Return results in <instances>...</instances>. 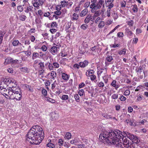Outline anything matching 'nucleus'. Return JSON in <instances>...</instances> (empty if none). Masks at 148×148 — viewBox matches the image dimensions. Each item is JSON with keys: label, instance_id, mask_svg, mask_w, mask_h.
<instances>
[{"label": "nucleus", "instance_id": "1", "mask_svg": "<svg viewBox=\"0 0 148 148\" xmlns=\"http://www.w3.org/2000/svg\"><path fill=\"white\" fill-rule=\"evenodd\" d=\"M123 136L121 132L118 130L109 132L105 131L100 134L99 138L101 141L106 145L113 143L119 148H123V145L125 148H134L133 143H129L127 138Z\"/></svg>", "mask_w": 148, "mask_h": 148}, {"label": "nucleus", "instance_id": "2", "mask_svg": "<svg viewBox=\"0 0 148 148\" xmlns=\"http://www.w3.org/2000/svg\"><path fill=\"white\" fill-rule=\"evenodd\" d=\"M44 132L42 128L38 125L33 126L26 135V139L32 144L38 145L44 138Z\"/></svg>", "mask_w": 148, "mask_h": 148}, {"label": "nucleus", "instance_id": "3", "mask_svg": "<svg viewBox=\"0 0 148 148\" xmlns=\"http://www.w3.org/2000/svg\"><path fill=\"white\" fill-rule=\"evenodd\" d=\"M1 80L3 84H4L7 86L10 85V87H11L12 89L15 88L14 90H16V88L14 87V86L13 84H15L14 83L15 82L14 79L10 78H3L1 79Z\"/></svg>", "mask_w": 148, "mask_h": 148}, {"label": "nucleus", "instance_id": "4", "mask_svg": "<svg viewBox=\"0 0 148 148\" xmlns=\"http://www.w3.org/2000/svg\"><path fill=\"white\" fill-rule=\"evenodd\" d=\"M104 0H99L98 1L95 5L94 7L92 8L91 10V12L93 13L95 12V10L100 9L102 7L104 8Z\"/></svg>", "mask_w": 148, "mask_h": 148}, {"label": "nucleus", "instance_id": "5", "mask_svg": "<svg viewBox=\"0 0 148 148\" xmlns=\"http://www.w3.org/2000/svg\"><path fill=\"white\" fill-rule=\"evenodd\" d=\"M32 4L34 7L35 10L38 9L40 6H42L44 3L43 0H32Z\"/></svg>", "mask_w": 148, "mask_h": 148}, {"label": "nucleus", "instance_id": "6", "mask_svg": "<svg viewBox=\"0 0 148 148\" xmlns=\"http://www.w3.org/2000/svg\"><path fill=\"white\" fill-rule=\"evenodd\" d=\"M88 47V43L83 41L81 47H79V50L80 53L84 54L85 53H87L88 51L87 50Z\"/></svg>", "mask_w": 148, "mask_h": 148}, {"label": "nucleus", "instance_id": "7", "mask_svg": "<svg viewBox=\"0 0 148 148\" xmlns=\"http://www.w3.org/2000/svg\"><path fill=\"white\" fill-rule=\"evenodd\" d=\"M14 90L15 88L12 89L11 87H9V89H8L5 88H4L2 86H0V92H19V91Z\"/></svg>", "mask_w": 148, "mask_h": 148}, {"label": "nucleus", "instance_id": "8", "mask_svg": "<svg viewBox=\"0 0 148 148\" xmlns=\"http://www.w3.org/2000/svg\"><path fill=\"white\" fill-rule=\"evenodd\" d=\"M58 45L56 46H53L51 47L49 49L50 53L53 55L55 56L57 54L59 51V48L57 47Z\"/></svg>", "mask_w": 148, "mask_h": 148}, {"label": "nucleus", "instance_id": "9", "mask_svg": "<svg viewBox=\"0 0 148 148\" xmlns=\"http://www.w3.org/2000/svg\"><path fill=\"white\" fill-rule=\"evenodd\" d=\"M61 77L62 79L65 82H67L69 79L70 75L65 73L61 72Z\"/></svg>", "mask_w": 148, "mask_h": 148}, {"label": "nucleus", "instance_id": "10", "mask_svg": "<svg viewBox=\"0 0 148 148\" xmlns=\"http://www.w3.org/2000/svg\"><path fill=\"white\" fill-rule=\"evenodd\" d=\"M114 0H105V4L106 6L108 7V8L110 9L113 7L114 5L113 2Z\"/></svg>", "mask_w": 148, "mask_h": 148}, {"label": "nucleus", "instance_id": "11", "mask_svg": "<svg viewBox=\"0 0 148 148\" xmlns=\"http://www.w3.org/2000/svg\"><path fill=\"white\" fill-rule=\"evenodd\" d=\"M59 115L58 112L56 111H55L52 113L51 119L53 120H55L58 119Z\"/></svg>", "mask_w": 148, "mask_h": 148}, {"label": "nucleus", "instance_id": "12", "mask_svg": "<svg viewBox=\"0 0 148 148\" xmlns=\"http://www.w3.org/2000/svg\"><path fill=\"white\" fill-rule=\"evenodd\" d=\"M34 6L32 5H29L28 6H27L26 8H25L24 12L26 13H29L30 12H34Z\"/></svg>", "mask_w": 148, "mask_h": 148}, {"label": "nucleus", "instance_id": "13", "mask_svg": "<svg viewBox=\"0 0 148 148\" xmlns=\"http://www.w3.org/2000/svg\"><path fill=\"white\" fill-rule=\"evenodd\" d=\"M125 31L126 35L128 36H129L130 38L132 37L133 33L128 28H126L125 29Z\"/></svg>", "mask_w": 148, "mask_h": 148}, {"label": "nucleus", "instance_id": "14", "mask_svg": "<svg viewBox=\"0 0 148 148\" xmlns=\"http://www.w3.org/2000/svg\"><path fill=\"white\" fill-rule=\"evenodd\" d=\"M96 10H95V12H94L95 13L93 16H92V20L93 21V22L94 21L95 19L97 17H99V16L100 15L99 11H96Z\"/></svg>", "mask_w": 148, "mask_h": 148}, {"label": "nucleus", "instance_id": "15", "mask_svg": "<svg viewBox=\"0 0 148 148\" xmlns=\"http://www.w3.org/2000/svg\"><path fill=\"white\" fill-rule=\"evenodd\" d=\"M92 16L90 14L88 15L84 20L85 23L87 24L90 21L93 22V21L92 20Z\"/></svg>", "mask_w": 148, "mask_h": 148}, {"label": "nucleus", "instance_id": "16", "mask_svg": "<svg viewBox=\"0 0 148 148\" xmlns=\"http://www.w3.org/2000/svg\"><path fill=\"white\" fill-rule=\"evenodd\" d=\"M116 81L115 80H113L111 84V85L114 87L115 89L117 90L119 88V85L116 83Z\"/></svg>", "mask_w": 148, "mask_h": 148}, {"label": "nucleus", "instance_id": "17", "mask_svg": "<svg viewBox=\"0 0 148 148\" xmlns=\"http://www.w3.org/2000/svg\"><path fill=\"white\" fill-rule=\"evenodd\" d=\"M88 62L87 60H84V62H80L79 63V66L81 67L84 68L87 66Z\"/></svg>", "mask_w": 148, "mask_h": 148}, {"label": "nucleus", "instance_id": "18", "mask_svg": "<svg viewBox=\"0 0 148 148\" xmlns=\"http://www.w3.org/2000/svg\"><path fill=\"white\" fill-rule=\"evenodd\" d=\"M39 53L40 54V57L41 58H42V59H45V58L46 60L48 59V57H47L46 55V52L45 53L41 51L39 52Z\"/></svg>", "mask_w": 148, "mask_h": 148}, {"label": "nucleus", "instance_id": "19", "mask_svg": "<svg viewBox=\"0 0 148 148\" xmlns=\"http://www.w3.org/2000/svg\"><path fill=\"white\" fill-rule=\"evenodd\" d=\"M102 115L107 119H112L113 118L112 116L106 113H102ZM113 118L116 119L115 117H113Z\"/></svg>", "mask_w": 148, "mask_h": 148}, {"label": "nucleus", "instance_id": "20", "mask_svg": "<svg viewBox=\"0 0 148 148\" xmlns=\"http://www.w3.org/2000/svg\"><path fill=\"white\" fill-rule=\"evenodd\" d=\"M88 12V10L87 9H84L80 13V16L81 17H83L85 16Z\"/></svg>", "mask_w": 148, "mask_h": 148}, {"label": "nucleus", "instance_id": "21", "mask_svg": "<svg viewBox=\"0 0 148 148\" xmlns=\"http://www.w3.org/2000/svg\"><path fill=\"white\" fill-rule=\"evenodd\" d=\"M57 76L56 72L54 71H52L50 73V79L54 80Z\"/></svg>", "mask_w": 148, "mask_h": 148}, {"label": "nucleus", "instance_id": "22", "mask_svg": "<svg viewBox=\"0 0 148 148\" xmlns=\"http://www.w3.org/2000/svg\"><path fill=\"white\" fill-rule=\"evenodd\" d=\"M21 93H14V94H15V99L17 100H20L22 96Z\"/></svg>", "mask_w": 148, "mask_h": 148}, {"label": "nucleus", "instance_id": "23", "mask_svg": "<svg viewBox=\"0 0 148 148\" xmlns=\"http://www.w3.org/2000/svg\"><path fill=\"white\" fill-rule=\"evenodd\" d=\"M86 71L88 72V73H87V72H86V75L87 76H89L90 75H92L94 74L95 73V71H94L93 70L89 69L87 70Z\"/></svg>", "mask_w": 148, "mask_h": 148}, {"label": "nucleus", "instance_id": "24", "mask_svg": "<svg viewBox=\"0 0 148 148\" xmlns=\"http://www.w3.org/2000/svg\"><path fill=\"white\" fill-rule=\"evenodd\" d=\"M20 70L21 72H23L25 73H28L29 70L28 68L26 67H21L20 68Z\"/></svg>", "mask_w": 148, "mask_h": 148}, {"label": "nucleus", "instance_id": "25", "mask_svg": "<svg viewBox=\"0 0 148 148\" xmlns=\"http://www.w3.org/2000/svg\"><path fill=\"white\" fill-rule=\"evenodd\" d=\"M12 59L11 58H8L5 60L4 64H9L12 63Z\"/></svg>", "mask_w": 148, "mask_h": 148}, {"label": "nucleus", "instance_id": "26", "mask_svg": "<svg viewBox=\"0 0 148 148\" xmlns=\"http://www.w3.org/2000/svg\"><path fill=\"white\" fill-rule=\"evenodd\" d=\"M132 9L134 13H136L138 11V8L137 5L136 4L132 5Z\"/></svg>", "mask_w": 148, "mask_h": 148}, {"label": "nucleus", "instance_id": "27", "mask_svg": "<svg viewBox=\"0 0 148 148\" xmlns=\"http://www.w3.org/2000/svg\"><path fill=\"white\" fill-rule=\"evenodd\" d=\"M105 70V72L106 73L107 71V68H104L101 69L100 70L98 71V77L100 76V75L103 72V71Z\"/></svg>", "mask_w": 148, "mask_h": 148}, {"label": "nucleus", "instance_id": "28", "mask_svg": "<svg viewBox=\"0 0 148 148\" xmlns=\"http://www.w3.org/2000/svg\"><path fill=\"white\" fill-rule=\"evenodd\" d=\"M91 1V4L90 6V8L92 9V8L94 7L95 5L97 3V0H90Z\"/></svg>", "mask_w": 148, "mask_h": 148}, {"label": "nucleus", "instance_id": "29", "mask_svg": "<svg viewBox=\"0 0 148 148\" xmlns=\"http://www.w3.org/2000/svg\"><path fill=\"white\" fill-rule=\"evenodd\" d=\"M39 53L37 52H34L33 53L32 56V59L34 60L35 59L39 57Z\"/></svg>", "mask_w": 148, "mask_h": 148}, {"label": "nucleus", "instance_id": "30", "mask_svg": "<svg viewBox=\"0 0 148 148\" xmlns=\"http://www.w3.org/2000/svg\"><path fill=\"white\" fill-rule=\"evenodd\" d=\"M105 23L104 21H101L98 25V27L99 28H102L105 25Z\"/></svg>", "mask_w": 148, "mask_h": 148}, {"label": "nucleus", "instance_id": "31", "mask_svg": "<svg viewBox=\"0 0 148 148\" xmlns=\"http://www.w3.org/2000/svg\"><path fill=\"white\" fill-rule=\"evenodd\" d=\"M78 14L76 13H74L73 15V17L71 18V20L72 21H76L78 19Z\"/></svg>", "mask_w": 148, "mask_h": 148}, {"label": "nucleus", "instance_id": "32", "mask_svg": "<svg viewBox=\"0 0 148 148\" xmlns=\"http://www.w3.org/2000/svg\"><path fill=\"white\" fill-rule=\"evenodd\" d=\"M109 77V75L107 74L105 75L104 76L102 77V78L105 83H107Z\"/></svg>", "mask_w": 148, "mask_h": 148}, {"label": "nucleus", "instance_id": "33", "mask_svg": "<svg viewBox=\"0 0 148 148\" xmlns=\"http://www.w3.org/2000/svg\"><path fill=\"white\" fill-rule=\"evenodd\" d=\"M67 3V1L65 0L62 1L60 2V5L62 7H65L66 6Z\"/></svg>", "mask_w": 148, "mask_h": 148}, {"label": "nucleus", "instance_id": "34", "mask_svg": "<svg viewBox=\"0 0 148 148\" xmlns=\"http://www.w3.org/2000/svg\"><path fill=\"white\" fill-rule=\"evenodd\" d=\"M27 18L26 16L23 14H21L19 16V19L22 21H24Z\"/></svg>", "mask_w": 148, "mask_h": 148}, {"label": "nucleus", "instance_id": "35", "mask_svg": "<svg viewBox=\"0 0 148 148\" xmlns=\"http://www.w3.org/2000/svg\"><path fill=\"white\" fill-rule=\"evenodd\" d=\"M24 86L29 91L33 92V88L31 86L25 84Z\"/></svg>", "mask_w": 148, "mask_h": 148}, {"label": "nucleus", "instance_id": "36", "mask_svg": "<svg viewBox=\"0 0 148 148\" xmlns=\"http://www.w3.org/2000/svg\"><path fill=\"white\" fill-rule=\"evenodd\" d=\"M47 146L48 147H51L52 148H55V146L54 144L51 143V140H50L49 143L47 144Z\"/></svg>", "mask_w": 148, "mask_h": 148}, {"label": "nucleus", "instance_id": "37", "mask_svg": "<svg viewBox=\"0 0 148 148\" xmlns=\"http://www.w3.org/2000/svg\"><path fill=\"white\" fill-rule=\"evenodd\" d=\"M71 134L69 132H67L66 133L65 136L64 137V138L68 140H69L71 138Z\"/></svg>", "mask_w": 148, "mask_h": 148}, {"label": "nucleus", "instance_id": "38", "mask_svg": "<svg viewBox=\"0 0 148 148\" xmlns=\"http://www.w3.org/2000/svg\"><path fill=\"white\" fill-rule=\"evenodd\" d=\"M12 45L14 46H16L18 45L19 44L20 45H21V43H20L18 40H14L12 42Z\"/></svg>", "mask_w": 148, "mask_h": 148}, {"label": "nucleus", "instance_id": "39", "mask_svg": "<svg viewBox=\"0 0 148 148\" xmlns=\"http://www.w3.org/2000/svg\"><path fill=\"white\" fill-rule=\"evenodd\" d=\"M140 141V140L136 136L134 137L133 139L132 140V142L135 143L136 144L139 143Z\"/></svg>", "mask_w": 148, "mask_h": 148}, {"label": "nucleus", "instance_id": "40", "mask_svg": "<svg viewBox=\"0 0 148 148\" xmlns=\"http://www.w3.org/2000/svg\"><path fill=\"white\" fill-rule=\"evenodd\" d=\"M44 64V63L42 62H40L38 63L39 67L40 69H45V66Z\"/></svg>", "mask_w": 148, "mask_h": 148}, {"label": "nucleus", "instance_id": "41", "mask_svg": "<svg viewBox=\"0 0 148 148\" xmlns=\"http://www.w3.org/2000/svg\"><path fill=\"white\" fill-rule=\"evenodd\" d=\"M36 32L35 28H32L30 29V30L28 32V34L31 35L32 33H34Z\"/></svg>", "mask_w": 148, "mask_h": 148}, {"label": "nucleus", "instance_id": "42", "mask_svg": "<svg viewBox=\"0 0 148 148\" xmlns=\"http://www.w3.org/2000/svg\"><path fill=\"white\" fill-rule=\"evenodd\" d=\"M127 23L129 27H132L134 24V22L132 20L128 21Z\"/></svg>", "mask_w": 148, "mask_h": 148}, {"label": "nucleus", "instance_id": "43", "mask_svg": "<svg viewBox=\"0 0 148 148\" xmlns=\"http://www.w3.org/2000/svg\"><path fill=\"white\" fill-rule=\"evenodd\" d=\"M46 100L47 101H49L51 103H54L55 102V100L52 99L50 98L49 97H46Z\"/></svg>", "mask_w": 148, "mask_h": 148}, {"label": "nucleus", "instance_id": "44", "mask_svg": "<svg viewBox=\"0 0 148 148\" xmlns=\"http://www.w3.org/2000/svg\"><path fill=\"white\" fill-rule=\"evenodd\" d=\"M136 72L137 73H141L143 72V68L142 66H140L138 68L136 69Z\"/></svg>", "mask_w": 148, "mask_h": 148}, {"label": "nucleus", "instance_id": "45", "mask_svg": "<svg viewBox=\"0 0 148 148\" xmlns=\"http://www.w3.org/2000/svg\"><path fill=\"white\" fill-rule=\"evenodd\" d=\"M143 88L142 86H138L135 90V91H139L141 92L142 90V89Z\"/></svg>", "mask_w": 148, "mask_h": 148}, {"label": "nucleus", "instance_id": "46", "mask_svg": "<svg viewBox=\"0 0 148 148\" xmlns=\"http://www.w3.org/2000/svg\"><path fill=\"white\" fill-rule=\"evenodd\" d=\"M118 53L119 55L125 54L126 53V49H124L121 50L119 51Z\"/></svg>", "mask_w": 148, "mask_h": 148}, {"label": "nucleus", "instance_id": "47", "mask_svg": "<svg viewBox=\"0 0 148 148\" xmlns=\"http://www.w3.org/2000/svg\"><path fill=\"white\" fill-rule=\"evenodd\" d=\"M64 140H63L62 139H60L58 141V145L60 146H62L64 143Z\"/></svg>", "mask_w": 148, "mask_h": 148}, {"label": "nucleus", "instance_id": "48", "mask_svg": "<svg viewBox=\"0 0 148 148\" xmlns=\"http://www.w3.org/2000/svg\"><path fill=\"white\" fill-rule=\"evenodd\" d=\"M102 20V18L101 17H98L95 20V23H98L100 22V21Z\"/></svg>", "mask_w": 148, "mask_h": 148}, {"label": "nucleus", "instance_id": "49", "mask_svg": "<svg viewBox=\"0 0 148 148\" xmlns=\"http://www.w3.org/2000/svg\"><path fill=\"white\" fill-rule=\"evenodd\" d=\"M88 77H90V79L92 81L95 80L96 78V76L94 74L92 75H90L89 76H88Z\"/></svg>", "mask_w": 148, "mask_h": 148}, {"label": "nucleus", "instance_id": "50", "mask_svg": "<svg viewBox=\"0 0 148 148\" xmlns=\"http://www.w3.org/2000/svg\"><path fill=\"white\" fill-rule=\"evenodd\" d=\"M66 7H67V8H69L71 7V6L73 4V2L71 1H67Z\"/></svg>", "mask_w": 148, "mask_h": 148}, {"label": "nucleus", "instance_id": "51", "mask_svg": "<svg viewBox=\"0 0 148 148\" xmlns=\"http://www.w3.org/2000/svg\"><path fill=\"white\" fill-rule=\"evenodd\" d=\"M40 49L44 52L46 51L47 49V47L45 45H43L41 47Z\"/></svg>", "mask_w": 148, "mask_h": 148}, {"label": "nucleus", "instance_id": "52", "mask_svg": "<svg viewBox=\"0 0 148 148\" xmlns=\"http://www.w3.org/2000/svg\"><path fill=\"white\" fill-rule=\"evenodd\" d=\"M17 8V10L20 12H22L23 10V8L22 5L18 6Z\"/></svg>", "mask_w": 148, "mask_h": 148}, {"label": "nucleus", "instance_id": "53", "mask_svg": "<svg viewBox=\"0 0 148 148\" xmlns=\"http://www.w3.org/2000/svg\"><path fill=\"white\" fill-rule=\"evenodd\" d=\"M54 68H58L59 67V64L58 63L56 62H54L53 63Z\"/></svg>", "mask_w": 148, "mask_h": 148}, {"label": "nucleus", "instance_id": "54", "mask_svg": "<svg viewBox=\"0 0 148 148\" xmlns=\"http://www.w3.org/2000/svg\"><path fill=\"white\" fill-rule=\"evenodd\" d=\"M80 10V5H79L77 7L75 8V12L76 13H78Z\"/></svg>", "mask_w": 148, "mask_h": 148}, {"label": "nucleus", "instance_id": "55", "mask_svg": "<svg viewBox=\"0 0 148 148\" xmlns=\"http://www.w3.org/2000/svg\"><path fill=\"white\" fill-rule=\"evenodd\" d=\"M35 21L36 24H39L41 23V21L39 18H36Z\"/></svg>", "mask_w": 148, "mask_h": 148}, {"label": "nucleus", "instance_id": "56", "mask_svg": "<svg viewBox=\"0 0 148 148\" xmlns=\"http://www.w3.org/2000/svg\"><path fill=\"white\" fill-rule=\"evenodd\" d=\"M112 60V57L110 56H107L106 59V61H107L108 62H110Z\"/></svg>", "mask_w": 148, "mask_h": 148}, {"label": "nucleus", "instance_id": "57", "mask_svg": "<svg viewBox=\"0 0 148 148\" xmlns=\"http://www.w3.org/2000/svg\"><path fill=\"white\" fill-rule=\"evenodd\" d=\"M57 26V24L56 22H52L51 25V27L52 28L56 27Z\"/></svg>", "mask_w": 148, "mask_h": 148}, {"label": "nucleus", "instance_id": "58", "mask_svg": "<svg viewBox=\"0 0 148 148\" xmlns=\"http://www.w3.org/2000/svg\"><path fill=\"white\" fill-rule=\"evenodd\" d=\"M121 7H125L126 4L125 1L123 0L121 2Z\"/></svg>", "mask_w": 148, "mask_h": 148}, {"label": "nucleus", "instance_id": "59", "mask_svg": "<svg viewBox=\"0 0 148 148\" xmlns=\"http://www.w3.org/2000/svg\"><path fill=\"white\" fill-rule=\"evenodd\" d=\"M22 60L23 61H26L27 59V57L25 56L22 55L21 56Z\"/></svg>", "mask_w": 148, "mask_h": 148}, {"label": "nucleus", "instance_id": "60", "mask_svg": "<svg viewBox=\"0 0 148 148\" xmlns=\"http://www.w3.org/2000/svg\"><path fill=\"white\" fill-rule=\"evenodd\" d=\"M112 20L110 19L108 20L106 22L105 24L106 25H109L112 23Z\"/></svg>", "mask_w": 148, "mask_h": 148}, {"label": "nucleus", "instance_id": "61", "mask_svg": "<svg viewBox=\"0 0 148 148\" xmlns=\"http://www.w3.org/2000/svg\"><path fill=\"white\" fill-rule=\"evenodd\" d=\"M23 52L25 53V54L27 56H29L31 54V52L30 51H24Z\"/></svg>", "mask_w": 148, "mask_h": 148}, {"label": "nucleus", "instance_id": "62", "mask_svg": "<svg viewBox=\"0 0 148 148\" xmlns=\"http://www.w3.org/2000/svg\"><path fill=\"white\" fill-rule=\"evenodd\" d=\"M117 36L118 37H122L123 36V33L122 32H119L117 34Z\"/></svg>", "mask_w": 148, "mask_h": 148}, {"label": "nucleus", "instance_id": "63", "mask_svg": "<svg viewBox=\"0 0 148 148\" xmlns=\"http://www.w3.org/2000/svg\"><path fill=\"white\" fill-rule=\"evenodd\" d=\"M29 38L32 42H34L36 39L35 37L33 35L30 36Z\"/></svg>", "mask_w": 148, "mask_h": 148}, {"label": "nucleus", "instance_id": "64", "mask_svg": "<svg viewBox=\"0 0 148 148\" xmlns=\"http://www.w3.org/2000/svg\"><path fill=\"white\" fill-rule=\"evenodd\" d=\"M86 85L84 82H81L79 85V88H82L84 87Z\"/></svg>", "mask_w": 148, "mask_h": 148}]
</instances>
